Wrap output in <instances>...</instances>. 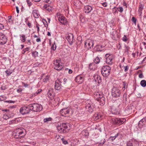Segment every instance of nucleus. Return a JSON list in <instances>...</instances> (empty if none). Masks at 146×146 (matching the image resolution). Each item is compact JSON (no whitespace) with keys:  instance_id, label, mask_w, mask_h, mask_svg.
Here are the masks:
<instances>
[{"instance_id":"nucleus-1","label":"nucleus","mask_w":146,"mask_h":146,"mask_svg":"<svg viewBox=\"0 0 146 146\" xmlns=\"http://www.w3.org/2000/svg\"><path fill=\"white\" fill-rule=\"evenodd\" d=\"M25 130L23 128H18L15 130L13 133V135L15 138L18 139V141H20L19 140L23 138L25 135Z\"/></svg>"},{"instance_id":"nucleus-2","label":"nucleus","mask_w":146,"mask_h":146,"mask_svg":"<svg viewBox=\"0 0 146 146\" xmlns=\"http://www.w3.org/2000/svg\"><path fill=\"white\" fill-rule=\"evenodd\" d=\"M69 124L68 123L58 124L57 128L58 132L62 133H66L68 131V126Z\"/></svg>"},{"instance_id":"nucleus-3","label":"nucleus","mask_w":146,"mask_h":146,"mask_svg":"<svg viewBox=\"0 0 146 146\" xmlns=\"http://www.w3.org/2000/svg\"><path fill=\"white\" fill-rule=\"evenodd\" d=\"M111 68L108 65L103 66L101 69V73L104 77H107L109 75Z\"/></svg>"},{"instance_id":"nucleus-4","label":"nucleus","mask_w":146,"mask_h":146,"mask_svg":"<svg viewBox=\"0 0 146 146\" xmlns=\"http://www.w3.org/2000/svg\"><path fill=\"white\" fill-rule=\"evenodd\" d=\"M111 122L115 125H120L126 121L125 118H113L111 119Z\"/></svg>"},{"instance_id":"nucleus-5","label":"nucleus","mask_w":146,"mask_h":146,"mask_svg":"<svg viewBox=\"0 0 146 146\" xmlns=\"http://www.w3.org/2000/svg\"><path fill=\"white\" fill-rule=\"evenodd\" d=\"M30 110L34 112L39 111L42 109L41 105L37 103H33L29 105Z\"/></svg>"},{"instance_id":"nucleus-6","label":"nucleus","mask_w":146,"mask_h":146,"mask_svg":"<svg viewBox=\"0 0 146 146\" xmlns=\"http://www.w3.org/2000/svg\"><path fill=\"white\" fill-rule=\"evenodd\" d=\"M113 58V54H106L104 56L105 62L108 64L111 65L113 63L112 60Z\"/></svg>"},{"instance_id":"nucleus-7","label":"nucleus","mask_w":146,"mask_h":146,"mask_svg":"<svg viewBox=\"0 0 146 146\" xmlns=\"http://www.w3.org/2000/svg\"><path fill=\"white\" fill-rule=\"evenodd\" d=\"M60 60H56L54 62V69L59 71L61 70L63 68V66L62 65Z\"/></svg>"},{"instance_id":"nucleus-8","label":"nucleus","mask_w":146,"mask_h":146,"mask_svg":"<svg viewBox=\"0 0 146 146\" xmlns=\"http://www.w3.org/2000/svg\"><path fill=\"white\" fill-rule=\"evenodd\" d=\"M8 40L7 37L2 33H0V44L3 45L5 44Z\"/></svg>"},{"instance_id":"nucleus-9","label":"nucleus","mask_w":146,"mask_h":146,"mask_svg":"<svg viewBox=\"0 0 146 146\" xmlns=\"http://www.w3.org/2000/svg\"><path fill=\"white\" fill-rule=\"evenodd\" d=\"M31 110L29 105L28 107L24 106L21 108L20 111L22 114L24 115L29 113Z\"/></svg>"},{"instance_id":"nucleus-10","label":"nucleus","mask_w":146,"mask_h":146,"mask_svg":"<svg viewBox=\"0 0 146 146\" xmlns=\"http://www.w3.org/2000/svg\"><path fill=\"white\" fill-rule=\"evenodd\" d=\"M120 94V90L115 88H113L112 91V95L115 98L119 97Z\"/></svg>"},{"instance_id":"nucleus-11","label":"nucleus","mask_w":146,"mask_h":146,"mask_svg":"<svg viewBox=\"0 0 146 146\" xmlns=\"http://www.w3.org/2000/svg\"><path fill=\"white\" fill-rule=\"evenodd\" d=\"M61 82L59 79H57L55 81L54 88L56 90H59L61 89L62 87Z\"/></svg>"},{"instance_id":"nucleus-12","label":"nucleus","mask_w":146,"mask_h":146,"mask_svg":"<svg viewBox=\"0 0 146 146\" xmlns=\"http://www.w3.org/2000/svg\"><path fill=\"white\" fill-rule=\"evenodd\" d=\"M94 42L91 40H88L85 43V46L87 47L88 49L91 48L93 46Z\"/></svg>"},{"instance_id":"nucleus-13","label":"nucleus","mask_w":146,"mask_h":146,"mask_svg":"<svg viewBox=\"0 0 146 146\" xmlns=\"http://www.w3.org/2000/svg\"><path fill=\"white\" fill-rule=\"evenodd\" d=\"M74 37L73 35L70 33L68 34L66 37V39L70 45L72 44Z\"/></svg>"},{"instance_id":"nucleus-14","label":"nucleus","mask_w":146,"mask_h":146,"mask_svg":"<svg viewBox=\"0 0 146 146\" xmlns=\"http://www.w3.org/2000/svg\"><path fill=\"white\" fill-rule=\"evenodd\" d=\"M92 9V7L91 6L89 5H86L84 7V11L85 13H88L91 12Z\"/></svg>"},{"instance_id":"nucleus-15","label":"nucleus","mask_w":146,"mask_h":146,"mask_svg":"<svg viewBox=\"0 0 146 146\" xmlns=\"http://www.w3.org/2000/svg\"><path fill=\"white\" fill-rule=\"evenodd\" d=\"M53 89H48V91L47 93V95L49 98L51 100H52L54 98V95L53 92Z\"/></svg>"},{"instance_id":"nucleus-16","label":"nucleus","mask_w":146,"mask_h":146,"mask_svg":"<svg viewBox=\"0 0 146 146\" xmlns=\"http://www.w3.org/2000/svg\"><path fill=\"white\" fill-rule=\"evenodd\" d=\"M86 108L90 113H92L94 111V106L92 104L88 103L86 106Z\"/></svg>"},{"instance_id":"nucleus-17","label":"nucleus","mask_w":146,"mask_h":146,"mask_svg":"<svg viewBox=\"0 0 146 146\" xmlns=\"http://www.w3.org/2000/svg\"><path fill=\"white\" fill-rule=\"evenodd\" d=\"M84 78L80 76H77L75 79V81L79 84L82 83L84 81Z\"/></svg>"},{"instance_id":"nucleus-18","label":"nucleus","mask_w":146,"mask_h":146,"mask_svg":"<svg viewBox=\"0 0 146 146\" xmlns=\"http://www.w3.org/2000/svg\"><path fill=\"white\" fill-rule=\"evenodd\" d=\"M146 124V117L143 118L139 121L138 125L139 127H142L143 126Z\"/></svg>"},{"instance_id":"nucleus-19","label":"nucleus","mask_w":146,"mask_h":146,"mask_svg":"<svg viewBox=\"0 0 146 146\" xmlns=\"http://www.w3.org/2000/svg\"><path fill=\"white\" fill-rule=\"evenodd\" d=\"M136 142L134 139H131L126 142V146H134Z\"/></svg>"},{"instance_id":"nucleus-20","label":"nucleus","mask_w":146,"mask_h":146,"mask_svg":"<svg viewBox=\"0 0 146 146\" xmlns=\"http://www.w3.org/2000/svg\"><path fill=\"white\" fill-rule=\"evenodd\" d=\"M60 112L62 116H66V114L69 113V109L67 108H64L61 110Z\"/></svg>"},{"instance_id":"nucleus-21","label":"nucleus","mask_w":146,"mask_h":146,"mask_svg":"<svg viewBox=\"0 0 146 146\" xmlns=\"http://www.w3.org/2000/svg\"><path fill=\"white\" fill-rule=\"evenodd\" d=\"M58 20L63 25L66 24L67 21L66 18L63 16L62 17H59Z\"/></svg>"},{"instance_id":"nucleus-22","label":"nucleus","mask_w":146,"mask_h":146,"mask_svg":"<svg viewBox=\"0 0 146 146\" xmlns=\"http://www.w3.org/2000/svg\"><path fill=\"white\" fill-rule=\"evenodd\" d=\"M94 78L96 82H97L99 84L101 83L102 82L100 77L98 75H95Z\"/></svg>"},{"instance_id":"nucleus-23","label":"nucleus","mask_w":146,"mask_h":146,"mask_svg":"<svg viewBox=\"0 0 146 146\" xmlns=\"http://www.w3.org/2000/svg\"><path fill=\"white\" fill-rule=\"evenodd\" d=\"M97 101L100 102V104L101 105L103 106L105 104V98L103 96V97L97 99Z\"/></svg>"},{"instance_id":"nucleus-24","label":"nucleus","mask_w":146,"mask_h":146,"mask_svg":"<svg viewBox=\"0 0 146 146\" xmlns=\"http://www.w3.org/2000/svg\"><path fill=\"white\" fill-rule=\"evenodd\" d=\"M103 94H102L98 92H95L93 94V96L95 98H96L97 100V99L100 98L101 97H103Z\"/></svg>"},{"instance_id":"nucleus-25","label":"nucleus","mask_w":146,"mask_h":146,"mask_svg":"<svg viewBox=\"0 0 146 146\" xmlns=\"http://www.w3.org/2000/svg\"><path fill=\"white\" fill-rule=\"evenodd\" d=\"M97 68V65L94 63L90 64L89 66V68L90 70H94Z\"/></svg>"},{"instance_id":"nucleus-26","label":"nucleus","mask_w":146,"mask_h":146,"mask_svg":"<svg viewBox=\"0 0 146 146\" xmlns=\"http://www.w3.org/2000/svg\"><path fill=\"white\" fill-rule=\"evenodd\" d=\"M43 8L44 9H45L46 10L49 12L51 11L52 10L51 7L48 4H45Z\"/></svg>"},{"instance_id":"nucleus-27","label":"nucleus","mask_w":146,"mask_h":146,"mask_svg":"<svg viewBox=\"0 0 146 146\" xmlns=\"http://www.w3.org/2000/svg\"><path fill=\"white\" fill-rule=\"evenodd\" d=\"M101 116H102L100 115V114L96 113L94 115L93 118L95 120H96L100 119Z\"/></svg>"},{"instance_id":"nucleus-28","label":"nucleus","mask_w":146,"mask_h":146,"mask_svg":"<svg viewBox=\"0 0 146 146\" xmlns=\"http://www.w3.org/2000/svg\"><path fill=\"white\" fill-rule=\"evenodd\" d=\"M74 5L76 7H80L81 6L82 2L79 0H75L74 1Z\"/></svg>"},{"instance_id":"nucleus-29","label":"nucleus","mask_w":146,"mask_h":146,"mask_svg":"<svg viewBox=\"0 0 146 146\" xmlns=\"http://www.w3.org/2000/svg\"><path fill=\"white\" fill-rule=\"evenodd\" d=\"M111 111L114 114H118L119 112L117 111V110L116 109L114 106H112L111 108Z\"/></svg>"},{"instance_id":"nucleus-30","label":"nucleus","mask_w":146,"mask_h":146,"mask_svg":"<svg viewBox=\"0 0 146 146\" xmlns=\"http://www.w3.org/2000/svg\"><path fill=\"white\" fill-rule=\"evenodd\" d=\"M38 11L36 10H34L33 11V14L34 17L35 18H38Z\"/></svg>"},{"instance_id":"nucleus-31","label":"nucleus","mask_w":146,"mask_h":146,"mask_svg":"<svg viewBox=\"0 0 146 146\" xmlns=\"http://www.w3.org/2000/svg\"><path fill=\"white\" fill-rule=\"evenodd\" d=\"M20 40L22 42H24L26 40V36L24 35H20Z\"/></svg>"},{"instance_id":"nucleus-32","label":"nucleus","mask_w":146,"mask_h":146,"mask_svg":"<svg viewBox=\"0 0 146 146\" xmlns=\"http://www.w3.org/2000/svg\"><path fill=\"white\" fill-rule=\"evenodd\" d=\"M100 141L99 142L100 145L99 146H102L105 143L106 141V140L104 138H101L100 139Z\"/></svg>"},{"instance_id":"nucleus-33","label":"nucleus","mask_w":146,"mask_h":146,"mask_svg":"<svg viewBox=\"0 0 146 146\" xmlns=\"http://www.w3.org/2000/svg\"><path fill=\"white\" fill-rule=\"evenodd\" d=\"M32 54L33 57L35 58L37 57L38 55V52L36 51L35 50L32 52Z\"/></svg>"},{"instance_id":"nucleus-34","label":"nucleus","mask_w":146,"mask_h":146,"mask_svg":"<svg viewBox=\"0 0 146 146\" xmlns=\"http://www.w3.org/2000/svg\"><path fill=\"white\" fill-rule=\"evenodd\" d=\"M140 84L141 86L143 87L146 86V81L145 80H143L141 81Z\"/></svg>"},{"instance_id":"nucleus-35","label":"nucleus","mask_w":146,"mask_h":146,"mask_svg":"<svg viewBox=\"0 0 146 146\" xmlns=\"http://www.w3.org/2000/svg\"><path fill=\"white\" fill-rule=\"evenodd\" d=\"M94 61L95 64H98L100 62V59L99 57L98 56L96 57V58L94 60Z\"/></svg>"},{"instance_id":"nucleus-36","label":"nucleus","mask_w":146,"mask_h":146,"mask_svg":"<svg viewBox=\"0 0 146 146\" xmlns=\"http://www.w3.org/2000/svg\"><path fill=\"white\" fill-rule=\"evenodd\" d=\"M5 72L6 74V76H9L12 73V72L11 71L10 69H8V70H6L5 71Z\"/></svg>"},{"instance_id":"nucleus-37","label":"nucleus","mask_w":146,"mask_h":146,"mask_svg":"<svg viewBox=\"0 0 146 146\" xmlns=\"http://www.w3.org/2000/svg\"><path fill=\"white\" fill-rule=\"evenodd\" d=\"M82 135L87 136L88 135V131L86 130H83L82 131Z\"/></svg>"},{"instance_id":"nucleus-38","label":"nucleus","mask_w":146,"mask_h":146,"mask_svg":"<svg viewBox=\"0 0 146 146\" xmlns=\"http://www.w3.org/2000/svg\"><path fill=\"white\" fill-rule=\"evenodd\" d=\"M11 18L12 16H9L8 17V21L7 22V24H11L12 23V21L11 19Z\"/></svg>"},{"instance_id":"nucleus-39","label":"nucleus","mask_w":146,"mask_h":146,"mask_svg":"<svg viewBox=\"0 0 146 146\" xmlns=\"http://www.w3.org/2000/svg\"><path fill=\"white\" fill-rule=\"evenodd\" d=\"M30 48L29 47H27L26 48H24L22 52V54H24L25 52L27 51H28L30 50Z\"/></svg>"},{"instance_id":"nucleus-40","label":"nucleus","mask_w":146,"mask_h":146,"mask_svg":"<svg viewBox=\"0 0 146 146\" xmlns=\"http://www.w3.org/2000/svg\"><path fill=\"white\" fill-rule=\"evenodd\" d=\"M143 5H142L141 4V3H139V9L138 10L139 11H142L143 9Z\"/></svg>"},{"instance_id":"nucleus-41","label":"nucleus","mask_w":146,"mask_h":146,"mask_svg":"<svg viewBox=\"0 0 146 146\" xmlns=\"http://www.w3.org/2000/svg\"><path fill=\"white\" fill-rule=\"evenodd\" d=\"M52 120V119L50 117L44 119V122H46L48 121H51Z\"/></svg>"},{"instance_id":"nucleus-42","label":"nucleus","mask_w":146,"mask_h":146,"mask_svg":"<svg viewBox=\"0 0 146 146\" xmlns=\"http://www.w3.org/2000/svg\"><path fill=\"white\" fill-rule=\"evenodd\" d=\"M49 76L48 75H47L45 78L43 79V81L44 82H46L48 81L49 80Z\"/></svg>"},{"instance_id":"nucleus-43","label":"nucleus","mask_w":146,"mask_h":146,"mask_svg":"<svg viewBox=\"0 0 146 146\" xmlns=\"http://www.w3.org/2000/svg\"><path fill=\"white\" fill-rule=\"evenodd\" d=\"M102 46H96L95 47V48H96V50L97 51H102V50L100 49V48H102Z\"/></svg>"},{"instance_id":"nucleus-44","label":"nucleus","mask_w":146,"mask_h":146,"mask_svg":"<svg viewBox=\"0 0 146 146\" xmlns=\"http://www.w3.org/2000/svg\"><path fill=\"white\" fill-rule=\"evenodd\" d=\"M51 48L52 50H54L56 49V45L54 42L53 44H52Z\"/></svg>"},{"instance_id":"nucleus-45","label":"nucleus","mask_w":146,"mask_h":146,"mask_svg":"<svg viewBox=\"0 0 146 146\" xmlns=\"http://www.w3.org/2000/svg\"><path fill=\"white\" fill-rule=\"evenodd\" d=\"M6 99V97L4 95L0 96V101H3Z\"/></svg>"},{"instance_id":"nucleus-46","label":"nucleus","mask_w":146,"mask_h":146,"mask_svg":"<svg viewBox=\"0 0 146 146\" xmlns=\"http://www.w3.org/2000/svg\"><path fill=\"white\" fill-rule=\"evenodd\" d=\"M61 140L62 141V143L64 145H66L68 144V141L66 140L65 139H64V138H62L61 139Z\"/></svg>"},{"instance_id":"nucleus-47","label":"nucleus","mask_w":146,"mask_h":146,"mask_svg":"<svg viewBox=\"0 0 146 146\" xmlns=\"http://www.w3.org/2000/svg\"><path fill=\"white\" fill-rule=\"evenodd\" d=\"M121 135L119 133H117L114 136L116 139L118 138H119L121 137Z\"/></svg>"},{"instance_id":"nucleus-48","label":"nucleus","mask_w":146,"mask_h":146,"mask_svg":"<svg viewBox=\"0 0 146 146\" xmlns=\"http://www.w3.org/2000/svg\"><path fill=\"white\" fill-rule=\"evenodd\" d=\"M128 38H127L126 36L124 35L122 38V40L125 42H126Z\"/></svg>"},{"instance_id":"nucleus-49","label":"nucleus","mask_w":146,"mask_h":146,"mask_svg":"<svg viewBox=\"0 0 146 146\" xmlns=\"http://www.w3.org/2000/svg\"><path fill=\"white\" fill-rule=\"evenodd\" d=\"M131 21L134 23V24H136L137 19L135 17H132L131 18Z\"/></svg>"},{"instance_id":"nucleus-50","label":"nucleus","mask_w":146,"mask_h":146,"mask_svg":"<svg viewBox=\"0 0 146 146\" xmlns=\"http://www.w3.org/2000/svg\"><path fill=\"white\" fill-rule=\"evenodd\" d=\"M118 8L116 7H114L113 9V11H114V13H117V9H118Z\"/></svg>"},{"instance_id":"nucleus-51","label":"nucleus","mask_w":146,"mask_h":146,"mask_svg":"<svg viewBox=\"0 0 146 146\" xmlns=\"http://www.w3.org/2000/svg\"><path fill=\"white\" fill-rule=\"evenodd\" d=\"M123 85L124 86V87L123 88H123H124V89H125V88H127V83L126 82H125L124 81L123 82Z\"/></svg>"},{"instance_id":"nucleus-52","label":"nucleus","mask_w":146,"mask_h":146,"mask_svg":"<svg viewBox=\"0 0 146 146\" xmlns=\"http://www.w3.org/2000/svg\"><path fill=\"white\" fill-rule=\"evenodd\" d=\"M27 2L29 7H30L32 5V3L30 0H27Z\"/></svg>"},{"instance_id":"nucleus-53","label":"nucleus","mask_w":146,"mask_h":146,"mask_svg":"<svg viewBox=\"0 0 146 146\" xmlns=\"http://www.w3.org/2000/svg\"><path fill=\"white\" fill-rule=\"evenodd\" d=\"M122 67L124 68V71L125 72H126L129 69V67L128 66H123Z\"/></svg>"},{"instance_id":"nucleus-54","label":"nucleus","mask_w":146,"mask_h":146,"mask_svg":"<svg viewBox=\"0 0 146 146\" xmlns=\"http://www.w3.org/2000/svg\"><path fill=\"white\" fill-rule=\"evenodd\" d=\"M118 9L117 10L120 13H122L123 11V9L122 7H118Z\"/></svg>"},{"instance_id":"nucleus-55","label":"nucleus","mask_w":146,"mask_h":146,"mask_svg":"<svg viewBox=\"0 0 146 146\" xmlns=\"http://www.w3.org/2000/svg\"><path fill=\"white\" fill-rule=\"evenodd\" d=\"M44 2L48 3H50L51 2V0H43Z\"/></svg>"},{"instance_id":"nucleus-56","label":"nucleus","mask_w":146,"mask_h":146,"mask_svg":"<svg viewBox=\"0 0 146 146\" xmlns=\"http://www.w3.org/2000/svg\"><path fill=\"white\" fill-rule=\"evenodd\" d=\"M39 25L38 23L36 24V27L37 28V31L38 33L39 31Z\"/></svg>"},{"instance_id":"nucleus-57","label":"nucleus","mask_w":146,"mask_h":146,"mask_svg":"<svg viewBox=\"0 0 146 146\" xmlns=\"http://www.w3.org/2000/svg\"><path fill=\"white\" fill-rule=\"evenodd\" d=\"M22 83L23 85L25 87H27L29 86V85L27 83H25L23 82H22Z\"/></svg>"},{"instance_id":"nucleus-58","label":"nucleus","mask_w":146,"mask_h":146,"mask_svg":"<svg viewBox=\"0 0 146 146\" xmlns=\"http://www.w3.org/2000/svg\"><path fill=\"white\" fill-rule=\"evenodd\" d=\"M56 15L57 17H58V19L59 17H62L63 16L60 13H57L56 14Z\"/></svg>"},{"instance_id":"nucleus-59","label":"nucleus","mask_w":146,"mask_h":146,"mask_svg":"<svg viewBox=\"0 0 146 146\" xmlns=\"http://www.w3.org/2000/svg\"><path fill=\"white\" fill-rule=\"evenodd\" d=\"M28 25L29 28H31L32 27L31 24L29 22H27L26 23Z\"/></svg>"},{"instance_id":"nucleus-60","label":"nucleus","mask_w":146,"mask_h":146,"mask_svg":"<svg viewBox=\"0 0 146 146\" xmlns=\"http://www.w3.org/2000/svg\"><path fill=\"white\" fill-rule=\"evenodd\" d=\"M4 25L3 24L1 23H0V30L1 29H4Z\"/></svg>"},{"instance_id":"nucleus-61","label":"nucleus","mask_w":146,"mask_h":146,"mask_svg":"<svg viewBox=\"0 0 146 146\" xmlns=\"http://www.w3.org/2000/svg\"><path fill=\"white\" fill-rule=\"evenodd\" d=\"M22 91V89L21 88H19L17 90V92L20 93Z\"/></svg>"},{"instance_id":"nucleus-62","label":"nucleus","mask_w":146,"mask_h":146,"mask_svg":"<svg viewBox=\"0 0 146 146\" xmlns=\"http://www.w3.org/2000/svg\"><path fill=\"white\" fill-rule=\"evenodd\" d=\"M110 138L111 139V140L112 141H114V140H115L116 139V138H115L114 136H111V137H110Z\"/></svg>"},{"instance_id":"nucleus-63","label":"nucleus","mask_w":146,"mask_h":146,"mask_svg":"<svg viewBox=\"0 0 146 146\" xmlns=\"http://www.w3.org/2000/svg\"><path fill=\"white\" fill-rule=\"evenodd\" d=\"M107 3L106 2H104L102 3V5L104 7H106L107 6Z\"/></svg>"},{"instance_id":"nucleus-64","label":"nucleus","mask_w":146,"mask_h":146,"mask_svg":"<svg viewBox=\"0 0 146 146\" xmlns=\"http://www.w3.org/2000/svg\"><path fill=\"white\" fill-rule=\"evenodd\" d=\"M139 77L140 78H142L143 77V74L141 73L139 74Z\"/></svg>"}]
</instances>
